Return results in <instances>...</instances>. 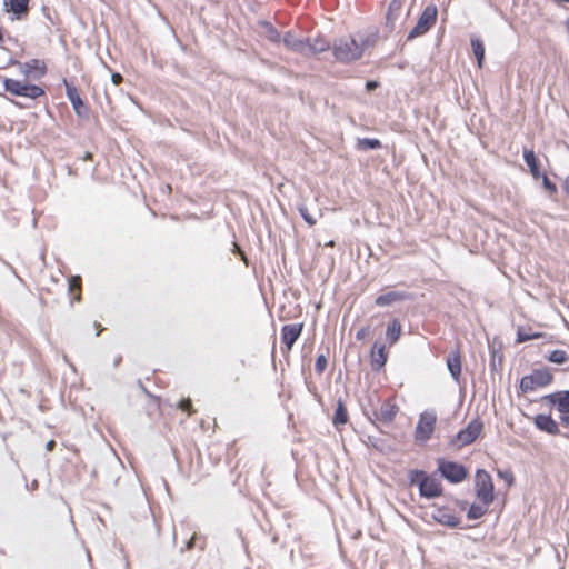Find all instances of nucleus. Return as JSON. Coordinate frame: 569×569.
<instances>
[{"mask_svg":"<svg viewBox=\"0 0 569 569\" xmlns=\"http://www.w3.org/2000/svg\"><path fill=\"white\" fill-rule=\"evenodd\" d=\"M376 43L372 36L360 37L359 40L353 37H341L332 44V53L340 62H352L359 60L365 51Z\"/></svg>","mask_w":569,"mask_h":569,"instance_id":"1","label":"nucleus"},{"mask_svg":"<svg viewBox=\"0 0 569 569\" xmlns=\"http://www.w3.org/2000/svg\"><path fill=\"white\" fill-rule=\"evenodd\" d=\"M409 481L411 486L419 487L420 496L425 498H436L442 495L441 482L435 477L422 470L409 471Z\"/></svg>","mask_w":569,"mask_h":569,"instance_id":"2","label":"nucleus"},{"mask_svg":"<svg viewBox=\"0 0 569 569\" xmlns=\"http://www.w3.org/2000/svg\"><path fill=\"white\" fill-rule=\"evenodd\" d=\"M476 496L477 499L483 505V513L486 509L495 500V486L490 473L483 469H479L475 477Z\"/></svg>","mask_w":569,"mask_h":569,"instance_id":"3","label":"nucleus"},{"mask_svg":"<svg viewBox=\"0 0 569 569\" xmlns=\"http://www.w3.org/2000/svg\"><path fill=\"white\" fill-rule=\"evenodd\" d=\"M3 88L7 92L13 96L30 98L33 100L44 96L46 93L44 90L37 84H31L11 78L3 79Z\"/></svg>","mask_w":569,"mask_h":569,"instance_id":"4","label":"nucleus"},{"mask_svg":"<svg viewBox=\"0 0 569 569\" xmlns=\"http://www.w3.org/2000/svg\"><path fill=\"white\" fill-rule=\"evenodd\" d=\"M552 375L548 369H537L520 380L519 388L522 393L531 392L552 382Z\"/></svg>","mask_w":569,"mask_h":569,"instance_id":"5","label":"nucleus"},{"mask_svg":"<svg viewBox=\"0 0 569 569\" xmlns=\"http://www.w3.org/2000/svg\"><path fill=\"white\" fill-rule=\"evenodd\" d=\"M483 429V423L479 418L471 420L467 427L460 430L452 439L451 445L460 449L468 445H471L480 436Z\"/></svg>","mask_w":569,"mask_h":569,"instance_id":"6","label":"nucleus"},{"mask_svg":"<svg viewBox=\"0 0 569 569\" xmlns=\"http://www.w3.org/2000/svg\"><path fill=\"white\" fill-rule=\"evenodd\" d=\"M437 423V416L433 412H422L419 416L415 429V441L417 443H426L431 439Z\"/></svg>","mask_w":569,"mask_h":569,"instance_id":"7","label":"nucleus"},{"mask_svg":"<svg viewBox=\"0 0 569 569\" xmlns=\"http://www.w3.org/2000/svg\"><path fill=\"white\" fill-rule=\"evenodd\" d=\"M437 14L438 10L436 6H427L420 14L417 24L409 32L408 39L411 40L428 32L436 24Z\"/></svg>","mask_w":569,"mask_h":569,"instance_id":"8","label":"nucleus"},{"mask_svg":"<svg viewBox=\"0 0 569 569\" xmlns=\"http://www.w3.org/2000/svg\"><path fill=\"white\" fill-rule=\"evenodd\" d=\"M438 470L443 478L452 483L462 482L468 476V470L463 465L445 459L438 460Z\"/></svg>","mask_w":569,"mask_h":569,"instance_id":"9","label":"nucleus"},{"mask_svg":"<svg viewBox=\"0 0 569 569\" xmlns=\"http://www.w3.org/2000/svg\"><path fill=\"white\" fill-rule=\"evenodd\" d=\"M63 83L66 87V94L70 100L76 114L80 118H87L89 110L87 104L81 99L78 89L67 80H63Z\"/></svg>","mask_w":569,"mask_h":569,"instance_id":"10","label":"nucleus"},{"mask_svg":"<svg viewBox=\"0 0 569 569\" xmlns=\"http://www.w3.org/2000/svg\"><path fill=\"white\" fill-rule=\"evenodd\" d=\"M302 329H303L302 322L284 325L281 328V342L284 345L287 352H290V350L292 349V346L298 340V338L301 336Z\"/></svg>","mask_w":569,"mask_h":569,"instance_id":"11","label":"nucleus"},{"mask_svg":"<svg viewBox=\"0 0 569 569\" xmlns=\"http://www.w3.org/2000/svg\"><path fill=\"white\" fill-rule=\"evenodd\" d=\"M542 401L547 402L551 407H556V409L560 413H569V391H557L550 395L542 397Z\"/></svg>","mask_w":569,"mask_h":569,"instance_id":"12","label":"nucleus"},{"mask_svg":"<svg viewBox=\"0 0 569 569\" xmlns=\"http://www.w3.org/2000/svg\"><path fill=\"white\" fill-rule=\"evenodd\" d=\"M388 360V351L386 350L385 343L376 341L370 351V365L372 370H381Z\"/></svg>","mask_w":569,"mask_h":569,"instance_id":"13","label":"nucleus"},{"mask_svg":"<svg viewBox=\"0 0 569 569\" xmlns=\"http://www.w3.org/2000/svg\"><path fill=\"white\" fill-rule=\"evenodd\" d=\"M535 426L546 433L557 436L560 433L559 425L558 422L551 417V415H537L533 418Z\"/></svg>","mask_w":569,"mask_h":569,"instance_id":"14","label":"nucleus"},{"mask_svg":"<svg viewBox=\"0 0 569 569\" xmlns=\"http://www.w3.org/2000/svg\"><path fill=\"white\" fill-rule=\"evenodd\" d=\"M399 412V407L397 406L393 398L386 399L377 413V419L385 422L390 423L395 420L396 416Z\"/></svg>","mask_w":569,"mask_h":569,"instance_id":"15","label":"nucleus"},{"mask_svg":"<svg viewBox=\"0 0 569 569\" xmlns=\"http://www.w3.org/2000/svg\"><path fill=\"white\" fill-rule=\"evenodd\" d=\"M447 367L452 376V378L458 382L461 377V352L460 349L457 348L453 350L447 358Z\"/></svg>","mask_w":569,"mask_h":569,"instance_id":"16","label":"nucleus"},{"mask_svg":"<svg viewBox=\"0 0 569 569\" xmlns=\"http://www.w3.org/2000/svg\"><path fill=\"white\" fill-rule=\"evenodd\" d=\"M433 518L441 525L448 526V527H457L460 523V518L451 512L448 508H438L435 513Z\"/></svg>","mask_w":569,"mask_h":569,"instance_id":"17","label":"nucleus"},{"mask_svg":"<svg viewBox=\"0 0 569 569\" xmlns=\"http://www.w3.org/2000/svg\"><path fill=\"white\" fill-rule=\"evenodd\" d=\"M284 46L295 52L307 54V42L306 40L298 39L290 31L286 32L282 39Z\"/></svg>","mask_w":569,"mask_h":569,"instance_id":"18","label":"nucleus"},{"mask_svg":"<svg viewBox=\"0 0 569 569\" xmlns=\"http://www.w3.org/2000/svg\"><path fill=\"white\" fill-rule=\"evenodd\" d=\"M21 66L24 76L36 74L37 77H42L47 72L46 63L39 59H32Z\"/></svg>","mask_w":569,"mask_h":569,"instance_id":"19","label":"nucleus"},{"mask_svg":"<svg viewBox=\"0 0 569 569\" xmlns=\"http://www.w3.org/2000/svg\"><path fill=\"white\" fill-rule=\"evenodd\" d=\"M68 291L71 296V302H80L82 299V279L80 276L69 278Z\"/></svg>","mask_w":569,"mask_h":569,"instance_id":"20","label":"nucleus"},{"mask_svg":"<svg viewBox=\"0 0 569 569\" xmlns=\"http://www.w3.org/2000/svg\"><path fill=\"white\" fill-rule=\"evenodd\" d=\"M307 54L309 53H321L330 49V43L323 37H316L312 40L307 39Z\"/></svg>","mask_w":569,"mask_h":569,"instance_id":"21","label":"nucleus"},{"mask_svg":"<svg viewBox=\"0 0 569 569\" xmlns=\"http://www.w3.org/2000/svg\"><path fill=\"white\" fill-rule=\"evenodd\" d=\"M405 298H406V295L402 292L389 291V292L378 296L375 300V303L378 307H386V306H390L397 301H402V300H405Z\"/></svg>","mask_w":569,"mask_h":569,"instance_id":"22","label":"nucleus"},{"mask_svg":"<svg viewBox=\"0 0 569 569\" xmlns=\"http://www.w3.org/2000/svg\"><path fill=\"white\" fill-rule=\"evenodd\" d=\"M523 159L527 166L529 167L530 173L533 178L538 179L541 176L540 168H539V160L536 157L533 150L531 149H525L523 150Z\"/></svg>","mask_w":569,"mask_h":569,"instance_id":"23","label":"nucleus"},{"mask_svg":"<svg viewBox=\"0 0 569 569\" xmlns=\"http://www.w3.org/2000/svg\"><path fill=\"white\" fill-rule=\"evenodd\" d=\"M401 323L398 319H393L388 323L386 330V338L389 342V346L395 345L399 340L401 336Z\"/></svg>","mask_w":569,"mask_h":569,"instance_id":"24","label":"nucleus"},{"mask_svg":"<svg viewBox=\"0 0 569 569\" xmlns=\"http://www.w3.org/2000/svg\"><path fill=\"white\" fill-rule=\"evenodd\" d=\"M29 1L30 0H7L6 6L10 7V10L17 18H21V16H26L29 11Z\"/></svg>","mask_w":569,"mask_h":569,"instance_id":"25","label":"nucleus"},{"mask_svg":"<svg viewBox=\"0 0 569 569\" xmlns=\"http://www.w3.org/2000/svg\"><path fill=\"white\" fill-rule=\"evenodd\" d=\"M471 48H472V52L477 59V63H478V67L479 68H482L483 66V60H485V44L482 42V40H480L479 38H471Z\"/></svg>","mask_w":569,"mask_h":569,"instance_id":"26","label":"nucleus"},{"mask_svg":"<svg viewBox=\"0 0 569 569\" xmlns=\"http://www.w3.org/2000/svg\"><path fill=\"white\" fill-rule=\"evenodd\" d=\"M348 411L341 400L338 401L337 408L333 415L332 422L336 427L343 426L348 422Z\"/></svg>","mask_w":569,"mask_h":569,"instance_id":"27","label":"nucleus"},{"mask_svg":"<svg viewBox=\"0 0 569 569\" xmlns=\"http://www.w3.org/2000/svg\"><path fill=\"white\" fill-rule=\"evenodd\" d=\"M401 9L402 2L400 0H392L388 7L387 22L392 24L398 19Z\"/></svg>","mask_w":569,"mask_h":569,"instance_id":"28","label":"nucleus"},{"mask_svg":"<svg viewBox=\"0 0 569 569\" xmlns=\"http://www.w3.org/2000/svg\"><path fill=\"white\" fill-rule=\"evenodd\" d=\"M547 359L550 362H553L557 365H562L569 360V356H568L567 351L557 349V350L551 351L549 353V356L547 357Z\"/></svg>","mask_w":569,"mask_h":569,"instance_id":"29","label":"nucleus"},{"mask_svg":"<svg viewBox=\"0 0 569 569\" xmlns=\"http://www.w3.org/2000/svg\"><path fill=\"white\" fill-rule=\"evenodd\" d=\"M357 147L359 150H369V149H379L381 148V142L378 139L363 138L359 139Z\"/></svg>","mask_w":569,"mask_h":569,"instance_id":"30","label":"nucleus"},{"mask_svg":"<svg viewBox=\"0 0 569 569\" xmlns=\"http://www.w3.org/2000/svg\"><path fill=\"white\" fill-rule=\"evenodd\" d=\"M540 337H542V333H531L529 329L526 330L525 328H519L517 331V342H526L529 340L538 339Z\"/></svg>","mask_w":569,"mask_h":569,"instance_id":"31","label":"nucleus"},{"mask_svg":"<svg viewBox=\"0 0 569 569\" xmlns=\"http://www.w3.org/2000/svg\"><path fill=\"white\" fill-rule=\"evenodd\" d=\"M177 408L182 412H186L188 417H191L197 412L190 398L181 399L177 403Z\"/></svg>","mask_w":569,"mask_h":569,"instance_id":"32","label":"nucleus"},{"mask_svg":"<svg viewBox=\"0 0 569 569\" xmlns=\"http://www.w3.org/2000/svg\"><path fill=\"white\" fill-rule=\"evenodd\" d=\"M299 212L301 214V217L303 218V220L310 226H315L316 224V219L309 213V210L307 209V207L302 206V207H299Z\"/></svg>","mask_w":569,"mask_h":569,"instance_id":"33","label":"nucleus"},{"mask_svg":"<svg viewBox=\"0 0 569 569\" xmlns=\"http://www.w3.org/2000/svg\"><path fill=\"white\" fill-rule=\"evenodd\" d=\"M327 368V358L323 355H320L316 359L315 369L321 375Z\"/></svg>","mask_w":569,"mask_h":569,"instance_id":"34","label":"nucleus"},{"mask_svg":"<svg viewBox=\"0 0 569 569\" xmlns=\"http://www.w3.org/2000/svg\"><path fill=\"white\" fill-rule=\"evenodd\" d=\"M542 184L546 190H548L551 194L557 193V186L547 176H543Z\"/></svg>","mask_w":569,"mask_h":569,"instance_id":"35","label":"nucleus"},{"mask_svg":"<svg viewBox=\"0 0 569 569\" xmlns=\"http://www.w3.org/2000/svg\"><path fill=\"white\" fill-rule=\"evenodd\" d=\"M268 39L272 42H279L281 39V34L277 29L270 26L268 29Z\"/></svg>","mask_w":569,"mask_h":569,"instance_id":"36","label":"nucleus"},{"mask_svg":"<svg viewBox=\"0 0 569 569\" xmlns=\"http://www.w3.org/2000/svg\"><path fill=\"white\" fill-rule=\"evenodd\" d=\"M370 333V329L369 327H363L361 329H359L356 333V339L357 340H363L366 339Z\"/></svg>","mask_w":569,"mask_h":569,"instance_id":"37","label":"nucleus"},{"mask_svg":"<svg viewBox=\"0 0 569 569\" xmlns=\"http://www.w3.org/2000/svg\"><path fill=\"white\" fill-rule=\"evenodd\" d=\"M498 475L501 478H503L508 482L509 486L512 485V482H513V475L510 471H505V472L499 471Z\"/></svg>","mask_w":569,"mask_h":569,"instance_id":"38","label":"nucleus"},{"mask_svg":"<svg viewBox=\"0 0 569 569\" xmlns=\"http://www.w3.org/2000/svg\"><path fill=\"white\" fill-rule=\"evenodd\" d=\"M560 422L565 428H569V413H560Z\"/></svg>","mask_w":569,"mask_h":569,"instance_id":"39","label":"nucleus"},{"mask_svg":"<svg viewBox=\"0 0 569 569\" xmlns=\"http://www.w3.org/2000/svg\"><path fill=\"white\" fill-rule=\"evenodd\" d=\"M562 189L565 193L569 197V174L562 181Z\"/></svg>","mask_w":569,"mask_h":569,"instance_id":"40","label":"nucleus"},{"mask_svg":"<svg viewBox=\"0 0 569 569\" xmlns=\"http://www.w3.org/2000/svg\"><path fill=\"white\" fill-rule=\"evenodd\" d=\"M377 87H378V82H376V81H368L366 83V88L368 91H371V90L376 89Z\"/></svg>","mask_w":569,"mask_h":569,"instance_id":"41","label":"nucleus"},{"mask_svg":"<svg viewBox=\"0 0 569 569\" xmlns=\"http://www.w3.org/2000/svg\"><path fill=\"white\" fill-rule=\"evenodd\" d=\"M56 447V441L54 440H49L46 445V449L47 451H52Z\"/></svg>","mask_w":569,"mask_h":569,"instance_id":"42","label":"nucleus"},{"mask_svg":"<svg viewBox=\"0 0 569 569\" xmlns=\"http://www.w3.org/2000/svg\"><path fill=\"white\" fill-rule=\"evenodd\" d=\"M112 81L116 84H119L122 81V77L119 73H114V74H112Z\"/></svg>","mask_w":569,"mask_h":569,"instance_id":"43","label":"nucleus"},{"mask_svg":"<svg viewBox=\"0 0 569 569\" xmlns=\"http://www.w3.org/2000/svg\"><path fill=\"white\" fill-rule=\"evenodd\" d=\"M234 248H236V250L240 253V256H241L242 260L247 261V260H246V256H244V253H243V252H241V250H240V248L238 247V244H237V243H234Z\"/></svg>","mask_w":569,"mask_h":569,"instance_id":"44","label":"nucleus"},{"mask_svg":"<svg viewBox=\"0 0 569 569\" xmlns=\"http://www.w3.org/2000/svg\"><path fill=\"white\" fill-rule=\"evenodd\" d=\"M565 27H566L567 32L569 33V17L565 21Z\"/></svg>","mask_w":569,"mask_h":569,"instance_id":"45","label":"nucleus"},{"mask_svg":"<svg viewBox=\"0 0 569 569\" xmlns=\"http://www.w3.org/2000/svg\"><path fill=\"white\" fill-rule=\"evenodd\" d=\"M335 244H336V243H335V241H333V240H331V241H329V242H327V243H326V247H331V248H333V247H335Z\"/></svg>","mask_w":569,"mask_h":569,"instance_id":"46","label":"nucleus"},{"mask_svg":"<svg viewBox=\"0 0 569 569\" xmlns=\"http://www.w3.org/2000/svg\"><path fill=\"white\" fill-rule=\"evenodd\" d=\"M557 3H569V0H553Z\"/></svg>","mask_w":569,"mask_h":569,"instance_id":"47","label":"nucleus"},{"mask_svg":"<svg viewBox=\"0 0 569 569\" xmlns=\"http://www.w3.org/2000/svg\"><path fill=\"white\" fill-rule=\"evenodd\" d=\"M2 41H3V31H2V29L0 28V42H2Z\"/></svg>","mask_w":569,"mask_h":569,"instance_id":"48","label":"nucleus"},{"mask_svg":"<svg viewBox=\"0 0 569 569\" xmlns=\"http://www.w3.org/2000/svg\"><path fill=\"white\" fill-rule=\"evenodd\" d=\"M482 513H483L482 511H480V512L478 513V510H475V517H478L479 515H482Z\"/></svg>","mask_w":569,"mask_h":569,"instance_id":"49","label":"nucleus"},{"mask_svg":"<svg viewBox=\"0 0 569 569\" xmlns=\"http://www.w3.org/2000/svg\"><path fill=\"white\" fill-rule=\"evenodd\" d=\"M84 159L90 160L91 159V153H87Z\"/></svg>","mask_w":569,"mask_h":569,"instance_id":"50","label":"nucleus"}]
</instances>
